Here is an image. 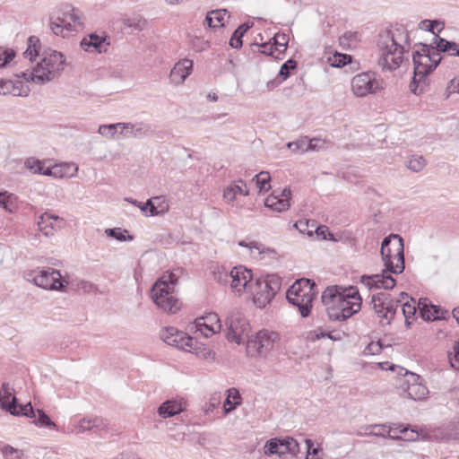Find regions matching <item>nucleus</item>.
Returning <instances> with one entry per match:
<instances>
[{
    "mask_svg": "<svg viewBox=\"0 0 459 459\" xmlns=\"http://www.w3.org/2000/svg\"><path fill=\"white\" fill-rule=\"evenodd\" d=\"M429 438L436 441L449 442L459 439V430L455 425L437 428L429 433Z\"/></svg>",
    "mask_w": 459,
    "mask_h": 459,
    "instance_id": "obj_26",
    "label": "nucleus"
},
{
    "mask_svg": "<svg viewBox=\"0 0 459 459\" xmlns=\"http://www.w3.org/2000/svg\"><path fill=\"white\" fill-rule=\"evenodd\" d=\"M291 192L290 188L285 187L280 194L273 191L272 195L266 197L264 205L275 212H282L290 206Z\"/></svg>",
    "mask_w": 459,
    "mask_h": 459,
    "instance_id": "obj_18",
    "label": "nucleus"
},
{
    "mask_svg": "<svg viewBox=\"0 0 459 459\" xmlns=\"http://www.w3.org/2000/svg\"><path fill=\"white\" fill-rule=\"evenodd\" d=\"M297 63L293 59L287 60L281 66L278 73V77L281 78V81L286 80L290 76V72L296 68Z\"/></svg>",
    "mask_w": 459,
    "mask_h": 459,
    "instance_id": "obj_52",
    "label": "nucleus"
},
{
    "mask_svg": "<svg viewBox=\"0 0 459 459\" xmlns=\"http://www.w3.org/2000/svg\"><path fill=\"white\" fill-rule=\"evenodd\" d=\"M183 350L192 352L204 359H214L215 358V353L209 347L199 343L195 339H194V342L191 347H187V349Z\"/></svg>",
    "mask_w": 459,
    "mask_h": 459,
    "instance_id": "obj_33",
    "label": "nucleus"
},
{
    "mask_svg": "<svg viewBox=\"0 0 459 459\" xmlns=\"http://www.w3.org/2000/svg\"><path fill=\"white\" fill-rule=\"evenodd\" d=\"M393 426H396L394 430H397L399 433L403 434L404 436L402 437L407 441H414L418 438L419 433L414 431L413 429L409 430L407 427H404L402 424L396 425L393 424Z\"/></svg>",
    "mask_w": 459,
    "mask_h": 459,
    "instance_id": "obj_51",
    "label": "nucleus"
},
{
    "mask_svg": "<svg viewBox=\"0 0 459 459\" xmlns=\"http://www.w3.org/2000/svg\"><path fill=\"white\" fill-rule=\"evenodd\" d=\"M160 338L167 344L178 349H187L194 342V338L173 326L165 327L160 332Z\"/></svg>",
    "mask_w": 459,
    "mask_h": 459,
    "instance_id": "obj_15",
    "label": "nucleus"
},
{
    "mask_svg": "<svg viewBox=\"0 0 459 459\" xmlns=\"http://www.w3.org/2000/svg\"><path fill=\"white\" fill-rule=\"evenodd\" d=\"M427 85L426 78L422 79L420 82L419 81V76L416 75V72L414 71V75L412 81L410 83V90L416 95L422 93L423 88Z\"/></svg>",
    "mask_w": 459,
    "mask_h": 459,
    "instance_id": "obj_53",
    "label": "nucleus"
},
{
    "mask_svg": "<svg viewBox=\"0 0 459 459\" xmlns=\"http://www.w3.org/2000/svg\"><path fill=\"white\" fill-rule=\"evenodd\" d=\"M237 195L244 196L249 195V190L242 179L231 183L224 189L223 199L228 203H232L236 199Z\"/></svg>",
    "mask_w": 459,
    "mask_h": 459,
    "instance_id": "obj_27",
    "label": "nucleus"
},
{
    "mask_svg": "<svg viewBox=\"0 0 459 459\" xmlns=\"http://www.w3.org/2000/svg\"><path fill=\"white\" fill-rule=\"evenodd\" d=\"M17 77L23 78L27 82H32L37 84H44L55 79L48 74V69H46L44 63L40 61L31 70L28 69L17 74Z\"/></svg>",
    "mask_w": 459,
    "mask_h": 459,
    "instance_id": "obj_19",
    "label": "nucleus"
},
{
    "mask_svg": "<svg viewBox=\"0 0 459 459\" xmlns=\"http://www.w3.org/2000/svg\"><path fill=\"white\" fill-rule=\"evenodd\" d=\"M11 409L8 412H10L13 416H26L29 418H35L36 414L34 409L30 403L25 405H18L17 403L13 405H8Z\"/></svg>",
    "mask_w": 459,
    "mask_h": 459,
    "instance_id": "obj_36",
    "label": "nucleus"
},
{
    "mask_svg": "<svg viewBox=\"0 0 459 459\" xmlns=\"http://www.w3.org/2000/svg\"><path fill=\"white\" fill-rule=\"evenodd\" d=\"M49 28L55 35L66 38L73 31H79L84 28L83 15L79 9L65 5L50 17Z\"/></svg>",
    "mask_w": 459,
    "mask_h": 459,
    "instance_id": "obj_3",
    "label": "nucleus"
},
{
    "mask_svg": "<svg viewBox=\"0 0 459 459\" xmlns=\"http://www.w3.org/2000/svg\"><path fill=\"white\" fill-rule=\"evenodd\" d=\"M77 289L84 293H91L96 291L97 287L91 281L82 280L77 283Z\"/></svg>",
    "mask_w": 459,
    "mask_h": 459,
    "instance_id": "obj_64",
    "label": "nucleus"
},
{
    "mask_svg": "<svg viewBox=\"0 0 459 459\" xmlns=\"http://www.w3.org/2000/svg\"><path fill=\"white\" fill-rule=\"evenodd\" d=\"M380 89V82L372 72L360 73L351 80V91L356 97L374 94Z\"/></svg>",
    "mask_w": 459,
    "mask_h": 459,
    "instance_id": "obj_14",
    "label": "nucleus"
},
{
    "mask_svg": "<svg viewBox=\"0 0 459 459\" xmlns=\"http://www.w3.org/2000/svg\"><path fill=\"white\" fill-rule=\"evenodd\" d=\"M152 133V127L144 122L139 123H121L119 134L124 137L142 138Z\"/></svg>",
    "mask_w": 459,
    "mask_h": 459,
    "instance_id": "obj_23",
    "label": "nucleus"
},
{
    "mask_svg": "<svg viewBox=\"0 0 459 459\" xmlns=\"http://www.w3.org/2000/svg\"><path fill=\"white\" fill-rule=\"evenodd\" d=\"M24 167L33 174L45 175L46 172L42 161L34 157L26 159Z\"/></svg>",
    "mask_w": 459,
    "mask_h": 459,
    "instance_id": "obj_41",
    "label": "nucleus"
},
{
    "mask_svg": "<svg viewBox=\"0 0 459 459\" xmlns=\"http://www.w3.org/2000/svg\"><path fill=\"white\" fill-rule=\"evenodd\" d=\"M360 282L368 289L392 290L395 286V280L390 274H374L361 276Z\"/></svg>",
    "mask_w": 459,
    "mask_h": 459,
    "instance_id": "obj_20",
    "label": "nucleus"
},
{
    "mask_svg": "<svg viewBox=\"0 0 459 459\" xmlns=\"http://www.w3.org/2000/svg\"><path fill=\"white\" fill-rule=\"evenodd\" d=\"M13 388L10 385L9 383H4L2 385L0 390V407L6 411L11 410L8 405L13 406L17 402V399L13 394Z\"/></svg>",
    "mask_w": 459,
    "mask_h": 459,
    "instance_id": "obj_32",
    "label": "nucleus"
},
{
    "mask_svg": "<svg viewBox=\"0 0 459 459\" xmlns=\"http://www.w3.org/2000/svg\"><path fill=\"white\" fill-rule=\"evenodd\" d=\"M24 278L44 290L65 291L67 285V281L62 280L60 272L51 267H38L34 270L26 271Z\"/></svg>",
    "mask_w": 459,
    "mask_h": 459,
    "instance_id": "obj_7",
    "label": "nucleus"
},
{
    "mask_svg": "<svg viewBox=\"0 0 459 459\" xmlns=\"http://www.w3.org/2000/svg\"><path fill=\"white\" fill-rule=\"evenodd\" d=\"M153 200L156 205H152L150 209L151 216L163 214L169 211V204L162 196H155Z\"/></svg>",
    "mask_w": 459,
    "mask_h": 459,
    "instance_id": "obj_42",
    "label": "nucleus"
},
{
    "mask_svg": "<svg viewBox=\"0 0 459 459\" xmlns=\"http://www.w3.org/2000/svg\"><path fill=\"white\" fill-rule=\"evenodd\" d=\"M377 46L379 66L389 71L395 70L403 62L406 48H410L409 31L403 25L383 31L378 36Z\"/></svg>",
    "mask_w": 459,
    "mask_h": 459,
    "instance_id": "obj_1",
    "label": "nucleus"
},
{
    "mask_svg": "<svg viewBox=\"0 0 459 459\" xmlns=\"http://www.w3.org/2000/svg\"><path fill=\"white\" fill-rule=\"evenodd\" d=\"M46 65V69H48V74L54 78L58 76L60 72L64 69L65 57L62 53L57 51H52L41 60Z\"/></svg>",
    "mask_w": 459,
    "mask_h": 459,
    "instance_id": "obj_24",
    "label": "nucleus"
},
{
    "mask_svg": "<svg viewBox=\"0 0 459 459\" xmlns=\"http://www.w3.org/2000/svg\"><path fill=\"white\" fill-rule=\"evenodd\" d=\"M109 43L106 37L97 35L95 33L89 34L81 41V48L86 52L103 53L108 50Z\"/></svg>",
    "mask_w": 459,
    "mask_h": 459,
    "instance_id": "obj_21",
    "label": "nucleus"
},
{
    "mask_svg": "<svg viewBox=\"0 0 459 459\" xmlns=\"http://www.w3.org/2000/svg\"><path fill=\"white\" fill-rule=\"evenodd\" d=\"M183 411L181 403L176 400H169L162 403L158 408L159 415L163 418H170Z\"/></svg>",
    "mask_w": 459,
    "mask_h": 459,
    "instance_id": "obj_31",
    "label": "nucleus"
},
{
    "mask_svg": "<svg viewBox=\"0 0 459 459\" xmlns=\"http://www.w3.org/2000/svg\"><path fill=\"white\" fill-rule=\"evenodd\" d=\"M329 62L332 66L343 67L351 62V56L347 54H341L336 52L332 57L329 58Z\"/></svg>",
    "mask_w": 459,
    "mask_h": 459,
    "instance_id": "obj_46",
    "label": "nucleus"
},
{
    "mask_svg": "<svg viewBox=\"0 0 459 459\" xmlns=\"http://www.w3.org/2000/svg\"><path fill=\"white\" fill-rule=\"evenodd\" d=\"M105 232L108 237L114 238L117 240H126V234L127 233V230H122L120 228H114L107 229Z\"/></svg>",
    "mask_w": 459,
    "mask_h": 459,
    "instance_id": "obj_58",
    "label": "nucleus"
},
{
    "mask_svg": "<svg viewBox=\"0 0 459 459\" xmlns=\"http://www.w3.org/2000/svg\"><path fill=\"white\" fill-rule=\"evenodd\" d=\"M307 146H309V142L307 137H302L295 142H290L288 143V148L292 152H307Z\"/></svg>",
    "mask_w": 459,
    "mask_h": 459,
    "instance_id": "obj_48",
    "label": "nucleus"
},
{
    "mask_svg": "<svg viewBox=\"0 0 459 459\" xmlns=\"http://www.w3.org/2000/svg\"><path fill=\"white\" fill-rule=\"evenodd\" d=\"M287 447H289L288 454L292 455H297L300 451V445L293 437H287Z\"/></svg>",
    "mask_w": 459,
    "mask_h": 459,
    "instance_id": "obj_63",
    "label": "nucleus"
},
{
    "mask_svg": "<svg viewBox=\"0 0 459 459\" xmlns=\"http://www.w3.org/2000/svg\"><path fill=\"white\" fill-rule=\"evenodd\" d=\"M287 437L271 438L264 445V454L267 455H282L288 454Z\"/></svg>",
    "mask_w": 459,
    "mask_h": 459,
    "instance_id": "obj_30",
    "label": "nucleus"
},
{
    "mask_svg": "<svg viewBox=\"0 0 459 459\" xmlns=\"http://www.w3.org/2000/svg\"><path fill=\"white\" fill-rule=\"evenodd\" d=\"M358 40L357 32L347 31L339 38V43L343 48H349Z\"/></svg>",
    "mask_w": 459,
    "mask_h": 459,
    "instance_id": "obj_47",
    "label": "nucleus"
},
{
    "mask_svg": "<svg viewBox=\"0 0 459 459\" xmlns=\"http://www.w3.org/2000/svg\"><path fill=\"white\" fill-rule=\"evenodd\" d=\"M371 304L381 323L385 325L391 323L396 309L400 306L398 300L393 299L390 294L385 292L374 294L371 299Z\"/></svg>",
    "mask_w": 459,
    "mask_h": 459,
    "instance_id": "obj_13",
    "label": "nucleus"
},
{
    "mask_svg": "<svg viewBox=\"0 0 459 459\" xmlns=\"http://www.w3.org/2000/svg\"><path fill=\"white\" fill-rule=\"evenodd\" d=\"M288 42H289V36L287 34H281V33H277L274 35L273 37V46H274V48L277 49V48H282V50L281 51H284L288 46Z\"/></svg>",
    "mask_w": 459,
    "mask_h": 459,
    "instance_id": "obj_57",
    "label": "nucleus"
},
{
    "mask_svg": "<svg viewBox=\"0 0 459 459\" xmlns=\"http://www.w3.org/2000/svg\"><path fill=\"white\" fill-rule=\"evenodd\" d=\"M448 360L451 368L454 369H459V347H454V352L448 354Z\"/></svg>",
    "mask_w": 459,
    "mask_h": 459,
    "instance_id": "obj_62",
    "label": "nucleus"
},
{
    "mask_svg": "<svg viewBox=\"0 0 459 459\" xmlns=\"http://www.w3.org/2000/svg\"><path fill=\"white\" fill-rule=\"evenodd\" d=\"M78 171V167L74 163H62L56 164L53 167H48L46 169L45 176L54 177V178H72L76 175Z\"/></svg>",
    "mask_w": 459,
    "mask_h": 459,
    "instance_id": "obj_25",
    "label": "nucleus"
},
{
    "mask_svg": "<svg viewBox=\"0 0 459 459\" xmlns=\"http://www.w3.org/2000/svg\"><path fill=\"white\" fill-rule=\"evenodd\" d=\"M57 221L61 220L59 216L56 215H51L48 212L43 213L38 221V227L40 232H42L43 235L49 237L54 234V227L53 226H43L45 222H48L49 221Z\"/></svg>",
    "mask_w": 459,
    "mask_h": 459,
    "instance_id": "obj_35",
    "label": "nucleus"
},
{
    "mask_svg": "<svg viewBox=\"0 0 459 459\" xmlns=\"http://www.w3.org/2000/svg\"><path fill=\"white\" fill-rule=\"evenodd\" d=\"M281 285V278L274 274L257 279L253 290V300L256 307L263 308L269 304L280 290Z\"/></svg>",
    "mask_w": 459,
    "mask_h": 459,
    "instance_id": "obj_9",
    "label": "nucleus"
},
{
    "mask_svg": "<svg viewBox=\"0 0 459 459\" xmlns=\"http://www.w3.org/2000/svg\"><path fill=\"white\" fill-rule=\"evenodd\" d=\"M405 164L410 170L420 172L425 168L427 162L421 155H411L407 159Z\"/></svg>",
    "mask_w": 459,
    "mask_h": 459,
    "instance_id": "obj_38",
    "label": "nucleus"
},
{
    "mask_svg": "<svg viewBox=\"0 0 459 459\" xmlns=\"http://www.w3.org/2000/svg\"><path fill=\"white\" fill-rule=\"evenodd\" d=\"M117 128L121 129V123L101 125L99 126L98 133L107 138H115Z\"/></svg>",
    "mask_w": 459,
    "mask_h": 459,
    "instance_id": "obj_45",
    "label": "nucleus"
},
{
    "mask_svg": "<svg viewBox=\"0 0 459 459\" xmlns=\"http://www.w3.org/2000/svg\"><path fill=\"white\" fill-rule=\"evenodd\" d=\"M418 48L412 54V60L414 71L420 82L437 66L441 61V56L437 53L432 45L420 43Z\"/></svg>",
    "mask_w": 459,
    "mask_h": 459,
    "instance_id": "obj_8",
    "label": "nucleus"
},
{
    "mask_svg": "<svg viewBox=\"0 0 459 459\" xmlns=\"http://www.w3.org/2000/svg\"><path fill=\"white\" fill-rule=\"evenodd\" d=\"M434 46V49L437 53L447 52L451 47H455V42L448 41L438 35L435 34L432 42L429 44Z\"/></svg>",
    "mask_w": 459,
    "mask_h": 459,
    "instance_id": "obj_40",
    "label": "nucleus"
},
{
    "mask_svg": "<svg viewBox=\"0 0 459 459\" xmlns=\"http://www.w3.org/2000/svg\"><path fill=\"white\" fill-rule=\"evenodd\" d=\"M401 371H404V376L407 377V387L405 389L407 396L414 401L425 399L429 394V390L422 383L421 377L419 375L409 372L404 368H401Z\"/></svg>",
    "mask_w": 459,
    "mask_h": 459,
    "instance_id": "obj_16",
    "label": "nucleus"
},
{
    "mask_svg": "<svg viewBox=\"0 0 459 459\" xmlns=\"http://www.w3.org/2000/svg\"><path fill=\"white\" fill-rule=\"evenodd\" d=\"M372 432H365V436H376L381 437H389L393 439H398V437L391 436L390 433L394 431V428L386 424H373L372 425Z\"/></svg>",
    "mask_w": 459,
    "mask_h": 459,
    "instance_id": "obj_34",
    "label": "nucleus"
},
{
    "mask_svg": "<svg viewBox=\"0 0 459 459\" xmlns=\"http://www.w3.org/2000/svg\"><path fill=\"white\" fill-rule=\"evenodd\" d=\"M311 228L315 229L316 236L321 239H326L327 236L331 235L328 227L325 225L316 226L315 221H312Z\"/></svg>",
    "mask_w": 459,
    "mask_h": 459,
    "instance_id": "obj_60",
    "label": "nucleus"
},
{
    "mask_svg": "<svg viewBox=\"0 0 459 459\" xmlns=\"http://www.w3.org/2000/svg\"><path fill=\"white\" fill-rule=\"evenodd\" d=\"M38 420L36 421L41 427L55 428L56 424L49 419L43 410L37 411Z\"/></svg>",
    "mask_w": 459,
    "mask_h": 459,
    "instance_id": "obj_56",
    "label": "nucleus"
},
{
    "mask_svg": "<svg viewBox=\"0 0 459 459\" xmlns=\"http://www.w3.org/2000/svg\"><path fill=\"white\" fill-rule=\"evenodd\" d=\"M381 351H382V346L379 342H370L369 344H368L365 347V349L363 351V354L365 356L375 355V354H378Z\"/></svg>",
    "mask_w": 459,
    "mask_h": 459,
    "instance_id": "obj_61",
    "label": "nucleus"
},
{
    "mask_svg": "<svg viewBox=\"0 0 459 459\" xmlns=\"http://www.w3.org/2000/svg\"><path fill=\"white\" fill-rule=\"evenodd\" d=\"M279 341V334L275 332L262 330L255 336L247 341V351L251 356L266 357Z\"/></svg>",
    "mask_w": 459,
    "mask_h": 459,
    "instance_id": "obj_12",
    "label": "nucleus"
},
{
    "mask_svg": "<svg viewBox=\"0 0 459 459\" xmlns=\"http://www.w3.org/2000/svg\"><path fill=\"white\" fill-rule=\"evenodd\" d=\"M316 285L308 279H300L295 281L287 290L286 299L299 308L303 317L308 316L312 308V302L316 295Z\"/></svg>",
    "mask_w": 459,
    "mask_h": 459,
    "instance_id": "obj_6",
    "label": "nucleus"
},
{
    "mask_svg": "<svg viewBox=\"0 0 459 459\" xmlns=\"http://www.w3.org/2000/svg\"><path fill=\"white\" fill-rule=\"evenodd\" d=\"M193 69V61L190 59H182L178 62L170 71L169 80L171 83L179 85L191 74Z\"/></svg>",
    "mask_w": 459,
    "mask_h": 459,
    "instance_id": "obj_22",
    "label": "nucleus"
},
{
    "mask_svg": "<svg viewBox=\"0 0 459 459\" xmlns=\"http://www.w3.org/2000/svg\"><path fill=\"white\" fill-rule=\"evenodd\" d=\"M419 26H420V29L428 30V31H431L434 34H435V30H437L438 32L441 30H443V24L437 20H434V21L423 20L420 22Z\"/></svg>",
    "mask_w": 459,
    "mask_h": 459,
    "instance_id": "obj_50",
    "label": "nucleus"
},
{
    "mask_svg": "<svg viewBox=\"0 0 459 459\" xmlns=\"http://www.w3.org/2000/svg\"><path fill=\"white\" fill-rule=\"evenodd\" d=\"M254 180H255L259 191H267L271 188V176L268 171L259 172L257 175L255 176Z\"/></svg>",
    "mask_w": 459,
    "mask_h": 459,
    "instance_id": "obj_43",
    "label": "nucleus"
},
{
    "mask_svg": "<svg viewBox=\"0 0 459 459\" xmlns=\"http://www.w3.org/2000/svg\"><path fill=\"white\" fill-rule=\"evenodd\" d=\"M323 304H337L343 311L344 317H351L360 310L361 298L358 290L354 287L340 291L337 286L327 287L322 293Z\"/></svg>",
    "mask_w": 459,
    "mask_h": 459,
    "instance_id": "obj_2",
    "label": "nucleus"
},
{
    "mask_svg": "<svg viewBox=\"0 0 459 459\" xmlns=\"http://www.w3.org/2000/svg\"><path fill=\"white\" fill-rule=\"evenodd\" d=\"M381 255L386 270L398 274L404 270L403 239L397 234L385 237L381 244Z\"/></svg>",
    "mask_w": 459,
    "mask_h": 459,
    "instance_id": "obj_5",
    "label": "nucleus"
},
{
    "mask_svg": "<svg viewBox=\"0 0 459 459\" xmlns=\"http://www.w3.org/2000/svg\"><path fill=\"white\" fill-rule=\"evenodd\" d=\"M216 278L221 282L229 283L231 292L236 296H240L251 281L253 274L251 270L238 265L233 267L229 273L219 272Z\"/></svg>",
    "mask_w": 459,
    "mask_h": 459,
    "instance_id": "obj_10",
    "label": "nucleus"
},
{
    "mask_svg": "<svg viewBox=\"0 0 459 459\" xmlns=\"http://www.w3.org/2000/svg\"><path fill=\"white\" fill-rule=\"evenodd\" d=\"M238 245L240 247L249 248L252 254L254 250H256L259 255L271 251L269 248H265L264 245L257 242H247L245 240H241L238 242Z\"/></svg>",
    "mask_w": 459,
    "mask_h": 459,
    "instance_id": "obj_54",
    "label": "nucleus"
},
{
    "mask_svg": "<svg viewBox=\"0 0 459 459\" xmlns=\"http://www.w3.org/2000/svg\"><path fill=\"white\" fill-rule=\"evenodd\" d=\"M228 13L225 9H218L208 12L204 20V25L211 29H219L225 26L226 21L229 19Z\"/></svg>",
    "mask_w": 459,
    "mask_h": 459,
    "instance_id": "obj_29",
    "label": "nucleus"
},
{
    "mask_svg": "<svg viewBox=\"0 0 459 459\" xmlns=\"http://www.w3.org/2000/svg\"><path fill=\"white\" fill-rule=\"evenodd\" d=\"M15 56V52L13 49L0 48V68L4 67Z\"/></svg>",
    "mask_w": 459,
    "mask_h": 459,
    "instance_id": "obj_55",
    "label": "nucleus"
},
{
    "mask_svg": "<svg viewBox=\"0 0 459 459\" xmlns=\"http://www.w3.org/2000/svg\"><path fill=\"white\" fill-rule=\"evenodd\" d=\"M195 329V332H200L204 337H209L215 333L220 332L221 325L217 314L210 313L205 316L198 317L195 320L194 325L191 330Z\"/></svg>",
    "mask_w": 459,
    "mask_h": 459,
    "instance_id": "obj_17",
    "label": "nucleus"
},
{
    "mask_svg": "<svg viewBox=\"0 0 459 459\" xmlns=\"http://www.w3.org/2000/svg\"><path fill=\"white\" fill-rule=\"evenodd\" d=\"M228 327L227 339L240 344L247 336L249 323L244 314L238 308H233L226 318Z\"/></svg>",
    "mask_w": 459,
    "mask_h": 459,
    "instance_id": "obj_11",
    "label": "nucleus"
},
{
    "mask_svg": "<svg viewBox=\"0 0 459 459\" xmlns=\"http://www.w3.org/2000/svg\"><path fill=\"white\" fill-rule=\"evenodd\" d=\"M418 306L420 316L424 320L434 321L444 317L443 311L438 307L429 304L426 299H420Z\"/></svg>",
    "mask_w": 459,
    "mask_h": 459,
    "instance_id": "obj_28",
    "label": "nucleus"
},
{
    "mask_svg": "<svg viewBox=\"0 0 459 459\" xmlns=\"http://www.w3.org/2000/svg\"><path fill=\"white\" fill-rule=\"evenodd\" d=\"M249 28L250 26L247 23H243L237 28L230 39V45L231 48H239L242 47V37Z\"/></svg>",
    "mask_w": 459,
    "mask_h": 459,
    "instance_id": "obj_37",
    "label": "nucleus"
},
{
    "mask_svg": "<svg viewBox=\"0 0 459 459\" xmlns=\"http://www.w3.org/2000/svg\"><path fill=\"white\" fill-rule=\"evenodd\" d=\"M123 24L132 31H141L145 28L146 21L140 16L127 17L123 19Z\"/></svg>",
    "mask_w": 459,
    "mask_h": 459,
    "instance_id": "obj_39",
    "label": "nucleus"
},
{
    "mask_svg": "<svg viewBox=\"0 0 459 459\" xmlns=\"http://www.w3.org/2000/svg\"><path fill=\"white\" fill-rule=\"evenodd\" d=\"M177 276L170 273L162 275L152 289V299L158 307L174 314L179 309L178 299L174 296Z\"/></svg>",
    "mask_w": 459,
    "mask_h": 459,
    "instance_id": "obj_4",
    "label": "nucleus"
},
{
    "mask_svg": "<svg viewBox=\"0 0 459 459\" xmlns=\"http://www.w3.org/2000/svg\"><path fill=\"white\" fill-rule=\"evenodd\" d=\"M402 310H403V314L405 317V322L406 324L409 325L410 323H409V318H411V316H413L416 313V307L414 305H411L408 302H405L403 306H402Z\"/></svg>",
    "mask_w": 459,
    "mask_h": 459,
    "instance_id": "obj_59",
    "label": "nucleus"
},
{
    "mask_svg": "<svg viewBox=\"0 0 459 459\" xmlns=\"http://www.w3.org/2000/svg\"><path fill=\"white\" fill-rule=\"evenodd\" d=\"M39 40L36 37H30L29 38V46L27 49L23 52V56L25 58H28L30 61H32L34 57L38 56V50H37V43H39Z\"/></svg>",
    "mask_w": 459,
    "mask_h": 459,
    "instance_id": "obj_49",
    "label": "nucleus"
},
{
    "mask_svg": "<svg viewBox=\"0 0 459 459\" xmlns=\"http://www.w3.org/2000/svg\"><path fill=\"white\" fill-rule=\"evenodd\" d=\"M324 305L326 307L327 316L331 320L343 321V320H346L349 318V317H344V316H342L343 311L341 310V307L337 304L331 302L329 304H324Z\"/></svg>",
    "mask_w": 459,
    "mask_h": 459,
    "instance_id": "obj_44",
    "label": "nucleus"
}]
</instances>
